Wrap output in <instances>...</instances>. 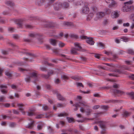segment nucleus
Returning a JSON list of instances; mask_svg holds the SVG:
<instances>
[{
	"label": "nucleus",
	"instance_id": "28",
	"mask_svg": "<svg viewBox=\"0 0 134 134\" xmlns=\"http://www.w3.org/2000/svg\"><path fill=\"white\" fill-rule=\"evenodd\" d=\"M85 112L86 114L88 115L90 114L92 110L89 109H88L85 110Z\"/></svg>",
	"mask_w": 134,
	"mask_h": 134
},
{
	"label": "nucleus",
	"instance_id": "56",
	"mask_svg": "<svg viewBox=\"0 0 134 134\" xmlns=\"http://www.w3.org/2000/svg\"><path fill=\"white\" fill-rule=\"evenodd\" d=\"M5 22V20L3 19H1L0 17V22L2 23H4Z\"/></svg>",
	"mask_w": 134,
	"mask_h": 134
},
{
	"label": "nucleus",
	"instance_id": "58",
	"mask_svg": "<svg viewBox=\"0 0 134 134\" xmlns=\"http://www.w3.org/2000/svg\"><path fill=\"white\" fill-rule=\"evenodd\" d=\"M130 77L132 80H134V74H133L131 75L130 76Z\"/></svg>",
	"mask_w": 134,
	"mask_h": 134
},
{
	"label": "nucleus",
	"instance_id": "64",
	"mask_svg": "<svg viewBox=\"0 0 134 134\" xmlns=\"http://www.w3.org/2000/svg\"><path fill=\"white\" fill-rule=\"evenodd\" d=\"M62 106V104L59 103L57 104V107H61Z\"/></svg>",
	"mask_w": 134,
	"mask_h": 134
},
{
	"label": "nucleus",
	"instance_id": "63",
	"mask_svg": "<svg viewBox=\"0 0 134 134\" xmlns=\"http://www.w3.org/2000/svg\"><path fill=\"white\" fill-rule=\"evenodd\" d=\"M115 42L117 43H120L119 41L117 38H116L115 39Z\"/></svg>",
	"mask_w": 134,
	"mask_h": 134
},
{
	"label": "nucleus",
	"instance_id": "5",
	"mask_svg": "<svg viewBox=\"0 0 134 134\" xmlns=\"http://www.w3.org/2000/svg\"><path fill=\"white\" fill-rule=\"evenodd\" d=\"M17 106L19 108V110L23 115H25V112L24 110V108H23V107L24 106V105L22 103H18L17 104Z\"/></svg>",
	"mask_w": 134,
	"mask_h": 134
},
{
	"label": "nucleus",
	"instance_id": "36",
	"mask_svg": "<svg viewBox=\"0 0 134 134\" xmlns=\"http://www.w3.org/2000/svg\"><path fill=\"white\" fill-rule=\"evenodd\" d=\"M42 109L44 110H47L48 109V108L46 105H44L43 106Z\"/></svg>",
	"mask_w": 134,
	"mask_h": 134
},
{
	"label": "nucleus",
	"instance_id": "13",
	"mask_svg": "<svg viewBox=\"0 0 134 134\" xmlns=\"http://www.w3.org/2000/svg\"><path fill=\"white\" fill-rule=\"evenodd\" d=\"M34 126V121H32L30 124H28L26 126V128H27L32 129Z\"/></svg>",
	"mask_w": 134,
	"mask_h": 134
},
{
	"label": "nucleus",
	"instance_id": "12",
	"mask_svg": "<svg viewBox=\"0 0 134 134\" xmlns=\"http://www.w3.org/2000/svg\"><path fill=\"white\" fill-rule=\"evenodd\" d=\"M114 92L115 93L119 95H122L124 94V93L123 91L118 90H114Z\"/></svg>",
	"mask_w": 134,
	"mask_h": 134
},
{
	"label": "nucleus",
	"instance_id": "14",
	"mask_svg": "<svg viewBox=\"0 0 134 134\" xmlns=\"http://www.w3.org/2000/svg\"><path fill=\"white\" fill-rule=\"evenodd\" d=\"M50 43L53 46H55L57 43L56 40L54 39H51L50 40Z\"/></svg>",
	"mask_w": 134,
	"mask_h": 134
},
{
	"label": "nucleus",
	"instance_id": "29",
	"mask_svg": "<svg viewBox=\"0 0 134 134\" xmlns=\"http://www.w3.org/2000/svg\"><path fill=\"white\" fill-rule=\"evenodd\" d=\"M70 36L71 37L73 38H76L78 37V36L77 35L74 34H71L70 35Z\"/></svg>",
	"mask_w": 134,
	"mask_h": 134
},
{
	"label": "nucleus",
	"instance_id": "52",
	"mask_svg": "<svg viewBox=\"0 0 134 134\" xmlns=\"http://www.w3.org/2000/svg\"><path fill=\"white\" fill-rule=\"evenodd\" d=\"M118 29V26H114L112 28L113 30H117Z\"/></svg>",
	"mask_w": 134,
	"mask_h": 134
},
{
	"label": "nucleus",
	"instance_id": "32",
	"mask_svg": "<svg viewBox=\"0 0 134 134\" xmlns=\"http://www.w3.org/2000/svg\"><path fill=\"white\" fill-rule=\"evenodd\" d=\"M58 45L60 47H63L65 45V44L62 42H60Z\"/></svg>",
	"mask_w": 134,
	"mask_h": 134
},
{
	"label": "nucleus",
	"instance_id": "41",
	"mask_svg": "<svg viewBox=\"0 0 134 134\" xmlns=\"http://www.w3.org/2000/svg\"><path fill=\"white\" fill-rule=\"evenodd\" d=\"M99 108V105H95L93 106V109H97Z\"/></svg>",
	"mask_w": 134,
	"mask_h": 134
},
{
	"label": "nucleus",
	"instance_id": "19",
	"mask_svg": "<svg viewBox=\"0 0 134 134\" xmlns=\"http://www.w3.org/2000/svg\"><path fill=\"white\" fill-rule=\"evenodd\" d=\"M105 14L109 15L111 13L110 9L108 8H105L104 9V12Z\"/></svg>",
	"mask_w": 134,
	"mask_h": 134
},
{
	"label": "nucleus",
	"instance_id": "59",
	"mask_svg": "<svg viewBox=\"0 0 134 134\" xmlns=\"http://www.w3.org/2000/svg\"><path fill=\"white\" fill-rule=\"evenodd\" d=\"M40 69L42 71H44L46 70V68L43 67H41L40 68Z\"/></svg>",
	"mask_w": 134,
	"mask_h": 134
},
{
	"label": "nucleus",
	"instance_id": "11",
	"mask_svg": "<svg viewBox=\"0 0 134 134\" xmlns=\"http://www.w3.org/2000/svg\"><path fill=\"white\" fill-rule=\"evenodd\" d=\"M105 15V13L103 12H99L96 13V16L98 18H102Z\"/></svg>",
	"mask_w": 134,
	"mask_h": 134
},
{
	"label": "nucleus",
	"instance_id": "7",
	"mask_svg": "<svg viewBox=\"0 0 134 134\" xmlns=\"http://www.w3.org/2000/svg\"><path fill=\"white\" fill-rule=\"evenodd\" d=\"M75 48L77 51H84L85 50L84 49H82L81 46L80 44L78 42H76L74 43Z\"/></svg>",
	"mask_w": 134,
	"mask_h": 134
},
{
	"label": "nucleus",
	"instance_id": "43",
	"mask_svg": "<svg viewBox=\"0 0 134 134\" xmlns=\"http://www.w3.org/2000/svg\"><path fill=\"white\" fill-rule=\"evenodd\" d=\"M77 86L78 87H83V86L82 84V83H78L76 84Z\"/></svg>",
	"mask_w": 134,
	"mask_h": 134
},
{
	"label": "nucleus",
	"instance_id": "8",
	"mask_svg": "<svg viewBox=\"0 0 134 134\" xmlns=\"http://www.w3.org/2000/svg\"><path fill=\"white\" fill-rule=\"evenodd\" d=\"M119 12L116 11L112 13L111 17L112 18H116L119 17Z\"/></svg>",
	"mask_w": 134,
	"mask_h": 134
},
{
	"label": "nucleus",
	"instance_id": "54",
	"mask_svg": "<svg viewBox=\"0 0 134 134\" xmlns=\"http://www.w3.org/2000/svg\"><path fill=\"white\" fill-rule=\"evenodd\" d=\"M2 53L3 54H8V52L5 50H3L2 51Z\"/></svg>",
	"mask_w": 134,
	"mask_h": 134
},
{
	"label": "nucleus",
	"instance_id": "35",
	"mask_svg": "<svg viewBox=\"0 0 134 134\" xmlns=\"http://www.w3.org/2000/svg\"><path fill=\"white\" fill-rule=\"evenodd\" d=\"M129 115V113H128V112L126 111L124 112L123 114V115L124 116H127Z\"/></svg>",
	"mask_w": 134,
	"mask_h": 134
},
{
	"label": "nucleus",
	"instance_id": "47",
	"mask_svg": "<svg viewBox=\"0 0 134 134\" xmlns=\"http://www.w3.org/2000/svg\"><path fill=\"white\" fill-rule=\"evenodd\" d=\"M129 23H124L123 24V25L124 26H129Z\"/></svg>",
	"mask_w": 134,
	"mask_h": 134
},
{
	"label": "nucleus",
	"instance_id": "9",
	"mask_svg": "<svg viewBox=\"0 0 134 134\" xmlns=\"http://www.w3.org/2000/svg\"><path fill=\"white\" fill-rule=\"evenodd\" d=\"M105 1L107 3L109 4V6H113L116 4V3L114 0H105Z\"/></svg>",
	"mask_w": 134,
	"mask_h": 134
},
{
	"label": "nucleus",
	"instance_id": "37",
	"mask_svg": "<svg viewBox=\"0 0 134 134\" xmlns=\"http://www.w3.org/2000/svg\"><path fill=\"white\" fill-rule=\"evenodd\" d=\"M42 124H39L37 125V129L38 130H40L42 129Z\"/></svg>",
	"mask_w": 134,
	"mask_h": 134
},
{
	"label": "nucleus",
	"instance_id": "23",
	"mask_svg": "<svg viewBox=\"0 0 134 134\" xmlns=\"http://www.w3.org/2000/svg\"><path fill=\"white\" fill-rule=\"evenodd\" d=\"M77 51L76 48H72L71 50V52L72 54H76L77 53Z\"/></svg>",
	"mask_w": 134,
	"mask_h": 134
},
{
	"label": "nucleus",
	"instance_id": "20",
	"mask_svg": "<svg viewBox=\"0 0 134 134\" xmlns=\"http://www.w3.org/2000/svg\"><path fill=\"white\" fill-rule=\"evenodd\" d=\"M67 115V114L65 112L62 113L58 114V116L59 117L66 116Z\"/></svg>",
	"mask_w": 134,
	"mask_h": 134
},
{
	"label": "nucleus",
	"instance_id": "50",
	"mask_svg": "<svg viewBox=\"0 0 134 134\" xmlns=\"http://www.w3.org/2000/svg\"><path fill=\"white\" fill-rule=\"evenodd\" d=\"M8 30L9 31L12 32H13L14 31V28L12 27L9 28L8 29Z\"/></svg>",
	"mask_w": 134,
	"mask_h": 134
},
{
	"label": "nucleus",
	"instance_id": "44",
	"mask_svg": "<svg viewBox=\"0 0 134 134\" xmlns=\"http://www.w3.org/2000/svg\"><path fill=\"white\" fill-rule=\"evenodd\" d=\"M13 112L15 114H19V111L15 110H13Z\"/></svg>",
	"mask_w": 134,
	"mask_h": 134
},
{
	"label": "nucleus",
	"instance_id": "16",
	"mask_svg": "<svg viewBox=\"0 0 134 134\" xmlns=\"http://www.w3.org/2000/svg\"><path fill=\"white\" fill-rule=\"evenodd\" d=\"M91 12L93 13H95L97 11V8L96 6H93L91 7Z\"/></svg>",
	"mask_w": 134,
	"mask_h": 134
},
{
	"label": "nucleus",
	"instance_id": "61",
	"mask_svg": "<svg viewBox=\"0 0 134 134\" xmlns=\"http://www.w3.org/2000/svg\"><path fill=\"white\" fill-rule=\"evenodd\" d=\"M1 92L3 93H7V91L3 89H2L1 90Z\"/></svg>",
	"mask_w": 134,
	"mask_h": 134
},
{
	"label": "nucleus",
	"instance_id": "25",
	"mask_svg": "<svg viewBox=\"0 0 134 134\" xmlns=\"http://www.w3.org/2000/svg\"><path fill=\"white\" fill-rule=\"evenodd\" d=\"M30 112H28L27 113V115L29 116H31L33 115L34 114V113L31 110H30Z\"/></svg>",
	"mask_w": 134,
	"mask_h": 134
},
{
	"label": "nucleus",
	"instance_id": "38",
	"mask_svg": "<svg viewBox=\"0 0 134 134\" xmlns=\"http://www.w3.org/2000/svg\"><path fill=\"white\" fill-rule=\"evenodd\" d=\"M0 87L1 88H7V86L6 85H2L0 86Z\"/></svg>",
	"mask_w": 134,
	"mask_h": 134
},
{
	"label": "nucleus",
	"instance_id": "21",
	"mask_svg": "<svg viewBox=\"0 0 134 134\" xmlns=\"http://www.w3.org/2000/svg\"><path fill=\"white\" fill-rule=\"evenodd\" d=\"M83 4V2L81 0L78 1L75 3V4L76 5H81Z\"/></svg>",
	"mask_w": 134,
	"mask_h": 134
},
{
	"label": "nucleus",
	"instance_id": "57",
	"mask_svg": "<svg viewBox=\"0 0 134 134\" xmlns=\"http://www.w3.org/2000/svg\"><path fill=\"white\" fill-rule=\"evenodd\" d=\"M100 55L98 54H95L94 56L95 57L98 59H99L100 57Z\"/></svg>",
	"mask_w": 134,
	"mask_h": 134
},
{
	"label": "nucleus",
	"instance_id": "40",
	"mask_svg": "<svg viewBox=\"0 0 134 134\" xmlns=\"http://www.w3.org/2000/svg\"><path fill=\"white\" fill-rule=\"evenodd\" d=\"M126 94L128 95H129L130 96H132L134 95V93L133 92H131L129 93H126Z\"/></svg>",
	"mask_w": 134,
	"mask_h": 134
},
{
	"label": "nucleus",
	"instance_id": "27",
	"mask_svg": "<svg viewBox=\"0 0 134 134\" xmlns=\"http://www.w3.org/2000/svg\"><path fill=\"white\" fill-rule=\"evenodd\" d=\"M23 26L26 28L31 29L32 28V26L28 24H25L23 25Z\"/></svg>",
	"mask_w": 134,
	"mask_h": 134
},
{
	"label": "nucleus",
	"instance_id": "31",
	"mask_svg": "<svg viewBox=\"0 0 134 134\" xmlns=\"http://www.w3.org/2000/svg\"><path fill=\"white\" fill-rule=\"evenodd\" d=\"M67 119L68 120V121L69 122H73L74 121V119L72 118H67Z\"/></svg>",
	"mask_w": 134,
	"mask_h": 134
},
{
	"label": "nucleus",
	"instance_id": "18",
	"mask_svg": "<svg viewBox=\"0 0 134 134\" xmlns=\"http://www.w3.org/2000/svg\"><path fill=\"white\" fill-rule=\"evenodd\" d=\"M62 8H66L69 7V4L67 2H65L62 4Z\"/></svg>",
	"mask_w": 134,
	"mask_h": 134
},
{
	"label": "nucleus",
	"instance_id": "34",
	"mask_svg": "<svg viewBox=\"0 0 134 134\" xmlns=\"http://www.w3.org/2000/svg\"><path fill=\"white\" fill-rule=\"evenodd\" d=\"M53 51L56 54H58L59 52L58 49L57 48H55L53 49Z\"/></svg>",
	"mask_w": 134,
	"mask_h": 134
},
{
	"label": "nucleus",
	"instance_id": "3",
	"mask_svg": "<svg viewBox=\"0 0 134 134\" xmlns=\"http://www.w3.org/2000/svg\"><path fill=\"white\" fill-rule=\"evenodd\" d=\"M81 38L82 39H85L86 42L90 45H93L94 44V42L93 41V38L91 37L81 36Z\"/></svg>",
	"mask_w": 134,
	"mask_h": 134
},
{
	"label": "nucleus",
	"instance_id": "22",
	"mask_svg": "<svg viewBox=\"0 0 134 134\" xmlns=\"http://www.w3.org/2000/svg\"><path fill=\"white\" fill-rule=\"evenodd\" d=\"M127 53L132 55H134V51L132 49H128L127 51Z\"/></svg>",
	"mask_w": 134,
	"mask_h": 134
},
{
	"label": "nucleus",
	"instance_id": "45",
	"mask_svg": "<svg viewBox=\"0 0 134 134\" xmlns=\"http://www.w3.org/2000/svg\"><path fill=\"white\" fill-rule=\"evenodd\" d=\"M29 36L30 37H33L35 36V35L34 33H31L29 34Z\"/></svg>",
	"mask_w": 134,
	"mask_h": 134
},
{
	"label": "nucleus",
	"instance_id": "60",
	"mask_svg": "<svg viewBox=\"0 0 134 134\" xmlns=\"http://www.w3.org/2000/svg\"><path fill=\"white\" fill-rule=\"evenodd\" d=\"M19 71L21 72H23L24 71L26 70L23 69L22 68H19Z\"/></svg>",
	"mask_w": 134,
	"mask_h": 134
},
{
	"label": "nucleus",
	"instance_id": "53",
	"mask_svg": "<svg viewBox=\"0 0 134 134\" xmlns=\"http://www.w3.org/2000/svg\"><path fill=\"white\" fill-rule=\"evenodd\" d=\"M93 96L95 97H99V95L98 93H95L94 94Z\"/></svg>",
	"mask_w": 134,
	"mask_h": 134
},
{
	"label": "nucleus",
	"instance_id": "55",
	"mask_svg": "<svg viewBox=\"0 0 134 134\" xmlns=\"http://www.w3.org/2000/svg\"><path fill=\"white\" fill-rule=\"evenodd\" d=\"M100 126L102 128H104L105 127V125L103 123H101L100 124Z\"/></svg>",
	"mask_w": 134,
	"mask_h": 134
},
{
	"label": "nucleus",
	"instance_id": "51",
	"mask_svg": "<svg viewBox=\"0 0 134 134\" xmlns=\"http://www.w3.org/2000/svg\"><path fill=\"white\" fill-rule=\"evenodd\" d=\"M4 99V97L3 96H1L0 97V102L2 101V100Z\"/></svg>",
	"mask_w": 134,
	"mask_h": 134
},
{
	"label": "nucleus",
	"instance_id": "15",
	"mask_svg": "<svg viewBox=\"0 0 134 134\" xmlns=\"http://www.w3.org/2000/svg\"><path fill=\"white\" fill-rule=\"evenodd\" d=\"M57 97L58 100L63 101L64 99V98H63L60 94L57 93Z\"/></svg>",
	"mask_w": 134,
	"mask_h": 134
},
{
	"label": "nucleus",
	"instance_id": "49",
	"mask_svg": "<svg viewBox=\"0 0 134 134\" xmlns=\"http://www.w3.org/2000/svg\"><path fill=\"white\" fill-rule=\"evenodd\" d=\"M53 71L52 70H49L48 71V74L49 76L50 75L53 74Z\"/></svg>",
	"mask_w": 134,
	"mask_h": 134
},
{
	"label": "nucleus",
	"instance_id": "10",
	"mask_svg": "<svg viewBox=\"0 0 134 134\" xmlns=\"http://www.w3.org/2000/svg\"><path fill=\"white\" fill-rule=\"evenodd\" d=\"M55 10H58L62 8V4L61 3H56L54 5Z\"/></svg>",
	"mask_w": 134,
	"mask_h": 134
},
{
	"label": "nucleus",
	"instance_id": "1",
	"mask_svg": "<svg viewBox=\"0 0 134 134\" xmlns=\"http://www.w3.org/2000/svg\"><path fill=\"white\" fill-rule=\"evenodd\" d=\"M133 3L132 0H131L124 3V5L121 8V11L124 12L130 11L134 8V7L132 5Z\"/></svg>",
	"mask_w": 134,
	"mask_h": 134
},
{
	"label": "nucleus",
	"instance_id": "46",
	"mask_svg": "<svg viewBox=\"0 0 134 134\" xmlns=\"http://www.w3.org/2000/svg\"><path fill=\"white\" fill-rule=\"evenodd\" d=\"M98 45L99 47H101L102 48L104 47V45L102 43H98Z\"/></svg>",
	"mask_w": 134,
	"mask_h": 134
},
{
	"label": "nucleus",
	"instance_id": "26",
	"mask_svg": "<svg viewBox=\"0 0 134 134\" xmlns=\"http://www.w3.org/2000/svg\"><path fill=\"white\" fill-rule=\"evenodd\" d=\"M6 4L8 5H10L11 6L14 5V3L11 1H8L6 2Z\"/></svg>",
	"mask_w": 134,
	"mask_h": 134
},
{
	"label": "nucleus",
	"instance_id": "39",
	"mask_svg": "<svg viewBox=\"0 0 134 134\" xmlns=\"http://www.w3.org/2000/svg\"><path fill=\"white\" fill-rule=\"evenodd\" d=\"M62 78L64 79H68V76L65 75H64L62 76Z\"/></svg>",
	"mask_w": 134,
	"mask_h": 134
},
{
	"label": "nucleus",
	"instance_id": "24",
	"mask_svg": "<svg viewBox=\"0 0 134 134\" xmlns=\"http://www.w3.org/2000/svg\"><path fill=\"white\" fill-rule=\"evenodd\" d=\"M120 39L122 40L125 42H127L128 41V38L126 37L123 36L121 37Z\"/></svg>",
	"mask_w": 134,
	"mask_h": 134
},
{
	"label": "nucleus",
	"instance_id": "62",
	"mask_svg": "<svg viewBox=\"0 0 134 134\" xmlns=\"http://www.w3.org/2000/svg\"><path fill=\"white\" fill-rule=\"evenodd\" d=\"M50 3H52L54 2L55 0H47Z\"/></svg>",
	"mask_w": 134,
	"mask_h": 134
},
{
	"label": "nucleus",
	"instance_id": "17",
	"mask_svg": "<svg viewBox=\"0 0 134 134\" xmlns=\"http://www.w3.org/2000/svg\"><path fill=\"white\" fill-rule=\"evenodd\" d=\"M94 13H90L88 15L87 19V20L89 21L90 20L93 16Z\"/></svg>",
	"mask_w": 134,
	"mask_h": 134
},
{
	"label": "nucleus",
	"instance_id": "4",
	"mask_svg": "<svg viewBox=\"0 0 134 134\" xmlns=\"http://www.w3.org/2000/svg\"><path fill=\"white\" fill-rule=\"evenodd\" d=\"M82 12L83 14H87L89 11V9L88 6L87 2H85V4L82 8Z\"/></svg>",
	"mask_w": 134,
	"mask_h": 134
},
{
	"label": "nucleus",
	"instance_id": "33",
	"mask_svg": "<svg viewBox=\"0 0 134 134\" xmlns=\"http://www.w3.org/2000/svg\"><path fill=\"white\" fill-rule=\"evenodd\" d=\"M5 75L9 77H10L12 76V74L8 71H6L5 72Z\"/></svg>",
	"mask_w": 134,
	"mask_h": 134
},
{
	"label": "nucleus",
	"instance_id": "48",
	"mask_svg": "<svg viewBox=\"0 0 134 134\" xmlns=\"http://www.w3.org/2000/svg\"><path fill=\"white\" fill-rule=\"evenodd\" d=\"M80 111L82 113H83L85 111L84 109L82 107L80 108Z\"/></svg>",
	"mask_w": 134,
	"mask_h": 134
},
{
	"label": "nucleus",
	"instance_id": "2",
	"mask_svg": "<svg viewBox=\"0 0 134 134\" xmlns=\"http://www.w3.org/2000/svg\"><path fill=\"white\" fill-rule=\"evenodd\" d=\"M37 74L35 72H33L29 74V75L26 76L25 79V81L27 82H29L31 80H34L33 82H35L37 80Z\"/></svg>",
	"mask_w": 134,
	"mask_h": 134
},
{
	"label": "nucleus",
	"instance_id": "42",
	"mask_svg": "<svg viewBox=\"0 0 134 134\" xmlns=\"http://www.w3.org/2000/svg\"><path fill=\"white\" fill-rule=\"evenodd\" d=\"M48 129L49 132H51L53 131V129L50 126H49L48 127Z\"/></svg>",
	"mask_w": 134,
	"mask_h": 134
},
{
	"label": "nucleus",
	"instance_id": "6",
	"mask_svg": "<svg viewBox=\"0 0 134 134\" xmlns=\"http://www.w3.org/2000/svg\"><path fill=\"white\" fill-rule=\"evenodd\" d=\"M87 103L84 102H79V103H76L75 105H73V106H75L76 108V110H77V107H84L87 106Z\"/></svg>",
	"mask_w": 134,
	"mask_h": 134
},
{
	"label": "nucleus",
	"instance_id": "30",
	"mask_svg": "<svg viewBox=\"0 0 134 134\" xmlns=\"http://www.w3.org/2000/svg\"><path fill=\"white\" fill-rule=\"evenodd\" d=\"M42 77L43 78H44L46 79H47L48 78L49 76V75L48 74L47 75H45V74H42L41 75Z\"/></svg>",
	"mask_w": 134,
	"mask_h": 134
}]
</instances>
